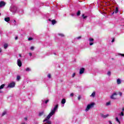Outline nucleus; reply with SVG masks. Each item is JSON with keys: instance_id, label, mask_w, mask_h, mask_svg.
Returning <instances> with one entry per match:
<instances>
[{"instance_id": "obj_51", "label": "nucleus", "mask_w": 124, "mask_h": 124, "mask_svg": "<svg viewBox=\"0 0 124 124\" xmlns=\"http://www.w3.org/2000/svg\"><path fill=\"white\" fill-rule=\"evenodd\" d=\"M71 16H74V14H71Z\"/></svg>"}, {"instance_id": "obj_19", "label": "nucleus", "mask_w": 124, "mask_h": 124, "mask_svg": "<svg viewBox=\"0 0 124 124\" xmlns=\"http://www.w3.org/2000/svg\"><path fill=\"white\" fill-rule=\"evenodd\" d=\"M80 14H81V11H78L77 13V16H80Z\"/></svg>"}, {"instance_id": "obj_4", "label": "nucleus", "mask_w": 124, "mask_h": 124, "mask_svg": "<svg viewBox=\"0 0 124 124\" xmlns=\"http://www.w3.org/2000/svg\"><path fill=\"white\" fill-rule=\"evenodd\" d=\"M117 95H118V93H117L116 92L114 93L110 96L111 99H116V98L117 97Z\"/></svg>"}, {"instance_id": "obj_50", "label": "nucleus", "mask_w": 124, "mask_h": 124, "mask_svg": "<svg viewBox=\"0 0 124 124\" xmlns=\"http://www.w3.org/2000/svg\"><path fill=\"white\" fill-rule=\"evenodd\" d=\"M19 57H22V55L21 54H19Z\"/></svg>"}, {"instance_id": "obj_40", "label": "nucleus", "mask_w": 124, "mask_h": 124, "mask_svg": "<svg viewBox=\"0 0 124 124\" xmlns=\"http://www.w3.org/2000/svg\"><path fill=\"white\" fill-rule=\"evenodd\" d=\"M29 56L30 57H31V56H32V54L31 53H29Z\"/></svg>"}, {"instance_id": "obj_17", "label": "nucleus", "mask_w": 124, "mask_h": 124, "mask_svg": "<svg viewBox=\"0 0 124 124\" xmlns=\"http://www.w3.org/2000/svg\"><path fill=\"white\" fill-rule=\"evenodd\" d=\"M90 96L92 97H94L95 96V92H93L92 94L90 95Z\"/></svg>"}, {"instance_id": "obj_15", "label": "nucleus", "mask_w": 124, "mask_h": 124, "mask_svg": "<svg viewBox=\"0 0 124 124\" xmlns=\"http://www.w3.org/2000/svg\"><path fill=\"white\" fill-rule=\"evenodd\" d=\"M82 19H87V18H88V16H85V15L83 14L82 15Z\"/></svg>"}, {"instance_id": "obj_45", "label": "nucleus", "mask_w": 124, "mask_h": 124, "mask_svg": "<svg viewBox=\"0 0 124 124\" xmlns=\"http://www.w3.org/2000/svg\"><path fill=\"white\" fill-rule=\"evenodd\" d=\"M114 41H115V39H113L111 41V42L113 43L114 42Z\"/></svg>"}, {"instance_id": "obj_36", "label": "nucleus", "mask_w": 124, "mask_h": 124, "mask_svg": "<svg viewBox=\"0 0 124 124\" xmlns=\"http://www.w3.org/2000/svg\"><path fill=\"white\" fill-rule=\"evenodd\" d=\"M32 39H33L31 37H29L28 38V40H29V41H31V40H32Z\"/></svg>"}, {"instance_id": "obj_38", "label": "nucleus", "mask_w": 124, "mask_h": 124, "mask_svg": "<svg viewBox=\"0 0 124 124\" xmlns=\"http://www.w3.org/2000/svg\"><path fill=\"white\" fill-rule=\"evenodd\" d=\"M30 49H31V50H33L34 49V47L31 46Z\"/></svg>"}, {"instance_id": "obj_27", "label": "nucleus", "mask_w": 124, "mask_h": 124, "mask_svg": "<svg viewBox=\"0 0 124 124\" xmlns=\"http://www.w3.org/2000/svg\"><path fill=\"white\" fill-rule=\"evenodd\" d=\"M117 94H119L120 96H123V93L119 92Z\"/></svg>"}, {"instance_id": "obj_30", "label": "nucleus", "mask_w": 124, "mask_h": 124, "mask_svg": "<svg viewBox=\"0 0 124 124\" xmlns=\"http://www.w3.org/2000/svg\"><path fill=\"white\" fill-rule=\"evenodd\" d=\"M13 24L14 26H16V20H14L13 22Z\"/></svg>"}, {"instance_id": "obj_23", "label": "nucleus", "mask_w": 124, "mask_h": 124, "mask_svg": "<svg viewBox=\"0 0 124 124\" xmlns=\"http://www.w3.org/2000/svg\"><path fill=\"white\" fill-rule=\"evenodd\" d=\"M115 120L117 122L119 123V124H121V122H120V120H119V118H118V117H116Z\"/></svg>"}, {"instance_id": "obj_42", "label": "nucleus", "mask_w": 124, "mask_h": 124, "mask_svg": "<svg viewBox=\"0 0 124 124\" xmlns=\"http://www.w3.org/2000/svg\"><path fill=\"white\" fill-rule=\"evenodd\" d=\"M120 55L124 57V54H120Z\"/></svg>"}, {"instance_id": "obj_52", "label": "nucleus", "mask_w": 124, "mask_h": 124, "mask_svg": "<svg viewBox=\"0 0 124 124\" xmlns=\"http://www.w3.org/2000/svg\"><path fill=\"white\" fill-rule=\"evenodd\" d=\"M42 101H43V103H44V102H45V101H44L43 100H42Z\"/></svg>"}, {"instance_id": "obj_13", "label": "nucleus", "mask_w": 124, "mask_h": 124, "mask_svg": "<svg viewBox=\"0 0 124 124\" xmlns=\"http://www.w3.org/2000/svg\"><path fill=\"white\" fill-rule=\"evenodd\" d=\"M4 20H5V22H7V23H8L9 22V21H10V18L6 17L4 18Z\"/></svg>"}, {"instance_id": "obj_55", "label": "nucleus", "mask_w": 124, "mask_h": 124, "mask_svg": "<svg viewBox=\"0 0 124 124\" xmlns=\"http://www.w3.org/2000/svg\"><path fill=\"white\" fill-rule=\"evenodd\" d=\"M22 124H25V123Z\"/></svg>"}, {"instance_id": "obj_26", "label": "nucleus", "mask_w": 124, "mask_h": 124, "mask_svg": "<svg viewBox=\"0 0 124 124\" xmlns=\"http://www.w3.org/2000/svg\"><path fill=\"white\" fill-rule=\"evenodd\" d=\"M115 12L116 14L117 13H118V12H119V9L118 8V7L116 8Z\"/></svg>"}, {"instance_id": "obj_39", "label": "nucleus", "mask_w": 124, "mask_h": 124, "mask_svg": "<svg viewBox=\"0 0 124 124\" xmlns=\"http://www.w3.org/2000/svg\"><path fill=\"white\" fill-rule=\"evenodd\" d=\"M78 100H80V99H81V96H78Z\"/></svg>"}, {"instance_id": "obj_53", "label": "nucleus", "mask_w": 124, "mask_h": 124, "mask_svg": "<svg viewBox=\"0 0 124 124\" xmlns=\"http://www.w3.org/2000/svg\"><path fill=\"white\" fill-rule=\"evenodd\" d=\"M0 15H1V14L0 13Z\"/></svg>"}, {"instance_id": "obj_43", "label": "nucleus", "mask_w": 124, "mask_h": 124, "mask_svg": "<svg viewBox=\"0 0 124 124\" xmlns=\"http://www.w3.org/2000/svg\"><path fill=\"white\" fill-rule=\"evenodd\" d=\"M24 120H25V121H27L28 120V118L27 117L24 118Z\"/></svg>"}, {"instance_id": "obj_16", "label": "nucleus", "mask_w": 124, "mask_h": 124, "mask_svg": "<svg viewBox=\"0 0 124 124\" xmlns=\"http://www.w3.org/2000/svg\"><path fill=\"white\" fill-rule=\"evenodd\" d=\"M5 86V84H2L1 85H0V90H2V89H3Z\"/></svg>"}, {"instance_id": "obj_6", "label": "nucleus", "mask_w": 124, "mask_h": 124, "mask_svg": "<svg viewBox=\"0 0 124 124\" xmlns=\"http://www.w3.org/2000/svg\"><path fill=\"white\" fill-rule=\"evenodd\" d=\"M5 4H6V3L4 1H0V8H1V7H4V6H5Z\"/></svg>"}, {"instance_id": "obj_35", "label": "nucleus", "mask_w": 124, "mask_h": 124, "mask_svg": "<svg viewBox=\"0 0 124 124\" xmlns=\"http://www.w3.org/2000/svg\"><path fill=\"white\" fill-rule=\"evenodd\" d=\"M107 74H108V76H110V75H111V72H110V71L108 72Z\"/></svg>"}, {"instance_id": "obj_21", "label": "nucleus", "mask_w": 124, "mask_h": 124, "mask_svg": "<svg viewBox=\"0 0 124 124\" xmlns=\"http://www.w3.org/2000/svg\"><path fill=\"white\" fill-rule=\"evenodd\" d=\"M21 79V77L20 76H17L16 78L17 81L20 80Z\"/></svg>"}, {"instance_id": "obj_41", "label": "nucleus", "mask_w": 124, "mask_h": 124, "mask_svg": "<svg viewBox=\"0 0 124 124\" xmlns=\"http://www.w3.org/2000/svg\"><path fill=\"white\" fill-rule=\"evenodd\" d=\"M73 95H74V94L73 93L70 94V96H73Z\"/></svg>"}, {"instance_id": "obj_49", "label": "nucleus", "mask_w": 124, "mask_h": 124, "mask_svg": "<svg viewBox=\"0 0 124 124\" xmlns=\"http://www.w3.org/2000/svg\"><path fill=\"white\" fill-rule=\"evenodd\" d=\"M1 48H0V53H1Z\"/></svg>"}, {"instance_id": "obj_5", "label": "nucleus", "mask_w": 124, "mask_h": 124, "mask_svg": "<svg viewBox=\"0 0 124 124\" xmlns=\"http://www.w3.org/2000/svg\"><path fill=\"white\" fill-rule=\"evenodd\" d=\"M14 87H15V82H12L8 84L7 88H14Z\"/></svg>"}, {"instance_id": "obj_29", "label": "nucleus", "mask_w": 124, "mask_h": 124, "mask_svg": "<svg viewBox=\"0 0 124 124\" xmlns=\"http://www.w3.org/2000/svg\"><path fill=\"white\" fill-rule=\"evenodd\" d=\"M6 114V111H4L2 113V117H3V116H4V115Z\"/></svg>"}, {"instance_id": "obj_7", "label": "nucleus", "mask_w": 124, "mask_h": 124, "mask_svg": "<svg viewBox=\"0 0 124 124\" xmlns=\"http://www.w3.org/2000/svg\"><path fill=\"white\" fill-rule=\"evenodd\" d=\"M89 41H90V43H89V45H90V46H92V45H93V40L94 39H93L92 38H89Z\"/></svg>"}, {"instance_id": "obj_1", "label": "nucleus", "mask_w": 124, "mask_h": 124, "mask_svg": "<svg viewBox=\"0 0 124 124\" xmlns=\"http://www.w3.org/2000/svg\"><path fill=\"white\" fill-rule=\"evenodd\" d=\"M58 108H59V105L57 104L54 106V108H53L51 110L50 113L47 115V116L46 117V118L43 121L44 123L46 122V124H51V121H49L50 119V118L52 117L55 113L56 111H58Z\"/></svg>"}, {"instance_id": "obj_37", "label": "nucleus", "mask_w": 124, "mask_h": 124, "mask_svg": "<svg viewBox=\"0 0 124 124\" xmlns=\"http://www.w3.org/2000/svg\"><path fill=\"white\" fill-rule=\"evenodd\" d=\"M75 75H76V74L75 73H74L72 75L73 78H74V77H75Z\"/></svg>"}, {"instance_id": "obj_46", "label": "nucleus", "mask_w": 124, "mask_h": 124, "mask_svg": "<svg viewBox=\"0 0 124 124\" xmlns=\"http://www.w3.org/2000/svg\"><path fill=\"white\" fill-rule=\"evenodd\" d=\"M17 39H18V37L17 36L16 37V38H15L16 40H17Z\"/></svg>"}, {"instance_id": "obj_8", "label": "nucleus", "mask_w": 124, "mask_h": 124, "mask_svg": "<svg viewBox=\"0 0 124 124\" xmlns=\"http://www.w3.org/2000/svg\"><path fill=\"white\" fill-rule=\"evenodd\" d=\"M65 102H66V100H65V99L63 98L62 100L61 103L62 104V107H63V106H64Z\"/></svg>"}, {"instance_id": "obj_24", "label": "nucleus", "mask_w": 124, "mask_h": 124, "mask_svg": "<svg viewBox=\"0 0 124 124\" xmlns=\"http://www.w3.org/2000/svg\"><path fill=\"white\" fill-rule=\"evenodd\" d=\"M58 35L60 36H61V37H64V34H62V33H58Z\"/></svg>"}, {"instance_id": "obj_54", "label": "nucleus", "mask_w": 124, "mask_h": 124, "mask_svg": "<svg viewBox=\"0 0 124 124\" xmlns=\"http://www.w3.org/2000/svg\"><path fill=\"white\" fill-rule=\"evenodd\" d=\"M54 55H56V53H54Z\"/></svg>"}, {"instance_id": "obj_2", "label": "nucleus", "mask_w": 124, "mask_h": 124, "mask_svg": "<svg viewBox=\"0 0 124 124\" xmlns=\"http://www.w3.org/2000/svg\"><path fill=\"white\" fill-rule=\"evenodd\" d=\"M10 11L12 12V13L14 15V14H16V13H19L20 10L18 7L15 5H12L9 9Z\"/></svg>"}, {"instance_id": "obj_33", "label": "nucleus", "mask_w": 124, "mask_h": 124, "mask_svg": "<svg viewBox=\"0 0 124 124\" xmlns=\"http://www.w3.org/2000/svg\"><path fill=\"white\" fill-rule=\"evenodd\" d=\"M47 77H48V78L50 79V78H51V74H48V75H47Z\"/></svg>"}, {"instance_id": "obj_18", "label": "nucleus", "mask_w": 124, "mask_h": 124, "mask_svg": "<svg viewBox=\"0 0 124 124\" xmlns=\"http://www.w3.org/2000/svg\"><path fill=\"white\" fill-rule=\"evenodd\" d=\"M44 114V111L40 112L39 113V116H40V117H41V116H42Z\"/></svg>"}, {"instance_id": "obj_48", "label": "nucleus", "mask_w": 124, "mask_h": 124, "mask_svg": "<svg viewBox=\"0 0 124 124\" xmlns=\"http://www.w3.org/2000/svg\"><path fill=\"white\" fill-rule=\"evenodd\" d=\"M124 108H122V112H124Z\"/></svg>"}, {"instance_id": "obj_14", "label": "nucleus", "mask_w": 124, "mask_h": 124, "mask_svg": "<svg viewBox=\"0 0 124 124\" xmlns=\"http://www.w3.org/2000/svg\"><path fill=\"white\" fill-rule=\"evenodd\" d=\"M108 116H109V114H107L106 115H104L103 114L101 115L102 118H104V119H105L106 118H107V117H108Z\"/></svg>"}, {"instance_id": "obj_28", "label": "nucleus", "mask_w": 124, "mask_h": 124, "mask_svg": "<svg viewBox=\"0 0 124 124\" xmlns=\"http://www.w3.org/2000/svg\"><path fill=\"white\" fill-rule=\"evenodd\" d=\"M31 68H26V69H25V71H31Z\"/></svg>"}, {"instance_id": "obj_10", "label": "nucleus", "mask_w": 124, "mask_h": 124, "mask_svg": "<svg viewBox=\"0 0 124 124\" xmlns=\"http://www.w3.org/2000/svg\"><path fill=\"white\" fill-rule=\"evenodd\" d=\"M118 115L119 116H120L121 119H124V112H120Z\"/></svg>"}, {"instance_id": "obj_22", "label": "nucleus", "mask_w": 124, "mask_h": 124, "mask_svg": "<svg viewBox=\"0 0 124 124\" xmlns=\"http://www.w3.org/2000/svg\"><path fill=\"white\" fill-rule=\"evenodd\" d=\"M115 120L117 122L119 123V124H121V122H120V120H119V118H118V117H116Z\"/></svg>"}, {"instance_id": "obj_11", "label": "nucleus", "mask_w": 124, "mask_h": 124, "mask_svg": "<svg viewBox=\"0 0 124 124\" xmlns=\"http://www.w3.org/2000/svg\"><path fill=\"white\" fill-rule=\"evenodd\" d=\"M85 72V68H82L80 69L79 71V74H83Z\"/></svg>"}, {"instance_id": "obj_44", "label": "nucleus", "mask_w": 124, "mask_h": 124, "mask_svg": "<svg viewBox=\"0 0 124 124\" xmlns=\"http://www.w3.org/2000/svg\"><path fill=\"white\" fill-rule=\"evenodd\" d=\"M108 123L109 124H112V122H111V121H109Z\"/></svg>"}, {"instance_id": "obj_20", "label": "nucleus", "mask_w": 124, "mask_h": 124, "mask_svg": "<svg viewBox=\"0 0 124 124\" xmlns=\"http://www.w3.org/2000/svg\"><path fill=\"white\" fill-rule=\"evenodd\" d=\"M51 23H52V25H55V24H56V23H57V21H56L55 20H52L51 21Z\"/></svg>"}, {"instance_id": "obj_32", "label": "nucleus", "mask_w": 124, "mask_h": 124, "mask_svg": "<svg viewBox=\"0 0 124 124\" xmlns=\"http://www.w3.org/2000/svg\"><path fill=\"white\" fill-rule=\"evenodd\" d=\"M48 102H49V99H47L46 100V101H45V103L46 104H47V103H48Z\"/></svg>"}, {"instance_id": "obj_25", "label": "nucleus", "mask_w": 124, "mask_h": 124, "mask_svg": "<svg viewBox=\"0 0 124 124\" xmlns=\"http://www.w3.org/2000/svg\"><path fill=\"white\" fill-rule=\"evenodd\" d=\"M7 47H8V45H7V44H5L4 45V49H6V48H7Z\"/></svg>"}, {"instance_id": "obj_31", "label": "nucleus", "mask_w": 124, "mask_h": 124, "mask_svg": "<svg viewBox=\"0 0 124 124\" xmlns=\"http://www.w3.org/2000/svg\"><path fill=\"white\" fill-rule=\"evenodd\" d=\"M110 104H111V102H107L106 103L107 106H109V105H110Z\"/></svg>"}, {"instance_id": "obj_47", "label": "nucleus", "mask_w": 124, "mask_h": 124, "mask_svg": "<svg viewBox=\"0 0 124 124\" xmlns=\"http://www.w3.org/2000/svg\"><path fill=\"white\" fill-rule=\"evenodd\" d=\"M3 93V92L0 90V93Z\"/></svg>"}, {"instance_id": "obj_34", "label": "nucleus", "mask_w": 124, "mask_h": 124, "mask_svg": "<svg viewBox=\"0 0 124 124\" xmlns=\"http://www.w3.org/2000/svg\"><path fill=\"white\" fill-rule=\"evenodd\" d=\"M81 38H82V37L81 36H79L76 38V39L79 40V39H81Z\"/></svg>"}, {"instance_id": "obj_3", "label": "nucleus", "mask_w": 124, "mask_h": 124, "mask_svg": "<svg viewBox=\"0 0 124 124\" xmlns=\"http://www.w3.org/2000/svg\"><path fill=\"white\" fill-rule=\"evenodd\" d=\"M93 106H94V103H92L91 104L88 105L85 109L86 112H88V111L91 109V108H93Z\"/></svg>"}, {"instance_id": "obj_9", "label": "nucleus", "mask_w": 124, "mask_h": 124, "mask_svg": "<svg viewBox=\"0 0 124 124\" xmlns=\"http://www.w3.org/2000/svg\"><path fill=\"white\" fill-rule=\"evenodd\" d=\"M17 65L19 67H21L22 66V62H21V60L20 59L17 60Z\"/></svg>"}, {"instance_id": "obj_12", "label": "nucleus", "mask_w": 124, "mask_h": 124, "mask_svg": "<svg viewBox=\"0 0 124 124\" xmlns=\"http://www.w3.org/2000/svg\"><path fill=\"white\" fill-rule=\"evenodd\" d=\"M117 83L118 85H121V84H122V81L121 80V79L118 78L117 79Z\"/></svg>"}]
</instances>
